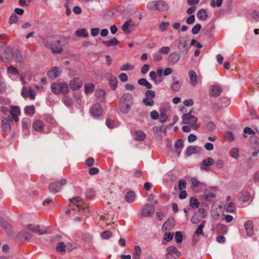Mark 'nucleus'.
I'll return each mask as SVG.
<instances>
[{
    "instance_id": "nucleus-16",
    "label": "nucleus",
    "mask_w": 259,
    "mask_h": 259,
    "mask_svg": "<svg viewBox=\"0 0 259 259\" xmlns=\"http://www.w3.org/2000/svg\"><path fill=\"white\" fill-rule=\"evenodd\" d=\"M102 113L103 108L100 104H95L91 109V113L94 116H100Z\"/></svg>"
},
{
    "instance_id": "nucleus-2",
    "label": "nucleus",
    "mask_w": 259,
    "mask_h": 259,
    "mask_svg": "<svg viewBox=\"0 0 259 259\" xmlns=\"http://www.w3.org/2000/svg\"><path fill=\"white\" fill-rule=\"evenodd\" d=\"M71 202L70 207L71 209H68L66 211L67 214H69L71 211H78L80 213V214L84 213V209L87 206L84 205L80 198L78 197L73 198L71 200Z\"/></svg>"
},
{
    "instance_id": "nucleus-63",
    "label": "nucleus",
    "mask_w": 259,
    "mask_h": 259,
    "mask_svg": "<svg viewBox=\"0 0 259 259\" xmlns=\"http://www.w3.org/2000/svg\"><path fill=\"white\" fill-rule=\"evenodd\" d=\"M18 17L16 14H12L9 18V22L10 24L16 23L17 21Z\"/></svg>"
},
{
    "instance_id": "nucleus-3",
    "label": "nucleus",
    "mask_w": 259,
    "mask_h": 259,
    "mask_svg": "<svg viewBox=\"0 0 259 259\" xmlns=\"http://www.w3.org/2000/svg\"><path fill=\"white\" fill-rule=\"evenodd\" d=\"M51 89L55 95L60 94L65 95L69 92L68 85L65 82H54L51 84Z\"/></svg>"
},
{
    "instance_id": "nucleus-20",
    "label": "nucleus",
    "mask_w": 259,
    "mask_h": 259,
    "mask_svg": "<svg viewBox=\"0 0 259 259\" xmlns=\"http://www.w3.org/2000/svg\"><path fill=\"white\" fill-rule=\"evenodd\" d=\"M190 81L192 86L195 87L198 83V78L196 73L193 70H190L189 72Z\"/></svg>"
},
{
    "instance_id": "nucleus-44",
    "label": "nucleus",
    "mask_w": 259,
    "mask_h": 259,
    "mask_svg": "<svg viewBox=\"0 0 259 259\" xmlns=\"http://www.w3.org/2000/svg\"><path fill=\"white\" fill-rule=\"evenodd\" d=\"M95 96L100 99H104L105 96V92L102 89L98 90L96 91Z\"/></svg>"
},
{
    "instance_id": "nucleus-19",
    "label": "nucleus",
    "mask_w": 259,
    "mask_h": 259,
    "mask_svg": "<svg viewBox=\"0 0 259 259\" xmlns=\"http://www.w3.org/2000/svg\"><path fill=\"white\" fill-rule=\"evenodd\" d=\"M133 26V21L131 19L127 20L122 26V30L124 33L129 34Z\"/></svg>"
},
{
    "instance_id": "nucleus-61",
    "label": "nucleus",
    "mask_w": 259,
    "mask_h": 259,
    "mask_svg": "<svg viewBox=\"0 0 259 259\" xmlns=\"http://www.w3.org/2000/svg\"><path fill=\"white\" fill-rule=\"evenodd\" d=\"M149 76L152 80H153L155 83H157V75L156 72L154 71H150L149 73Z\"/></svg>"
},
{
    "instance_id": "nucleus-11",
    "label": "nucleus",
    "mask_w": 259,
    "mask_h": 259,
    "mask_svg": "<svg viewBox=\"0 0 259 259\" xmlns=\"http://www.w3.org/2000/svg\"><path fill=\"white\" fill-rule=\"evenodd\" d=\"M2 130L5 132L9 133L11 131V127L10 122L13 120H10L8 117H3L1 118Z\"/></svg>"
},
{
    "instance_id": "nucleus-51",
    "label": "nucleus",
    "mask_w": 259,
    "mask_h": 259,
    "mask_svg": "<svg viewBox=\"0 0 259 259\" xmlns=\"http://www.w3.org/2000/svg\"><path fill=\"white\" fill-rule=\"evenodd\" d=\"M201 26L200 24L197 23L192 29V33L194 34H197L200 31Z\"/></svg>"
},
{
    "instance_id": "nucleus-53",
    "label": "nucleus",
    "mask_w": 259,
    "mask_h": 259,
    "mask_svg": "<svg viewBox=\"0 0 259 259\" xmlns=\"http://www.w3.org/2000/svg\"><path fill=\"white\" fill-rule=\"evenodd\" d=\"M175 239L177 243H179L182 241L183 236L181 232H177L175 235Z\"/></svg>"
},
{
    "instance_id": "nucleus-37",
    "label": "nucleus",
    "mask_w": 259,
    "mask_h": 259,
    "mask_svg": "<svg viewBox=\"0 0 259 259\" xmlns=\"http://www.w3.org/2000/svg\"><path fill=\"white\" fill-rule=\"evenodd\" d=\"M25 114L29 115H32L35 112V108L33 105L26 106L24 109Z\"/></svg>"
},
{
    "instance_id": "nucleus-1",
    "label": "nucleus",
    "mask_w": 259,
    "mask_h": 259,
    "mask_svg": "<svg viewBox=\"0 0 259 259\" xmlns=\"http://www.w3.org/2000/svg\"><path fill=\"white\" fill-rule=\"evenodd\" d=\"M133 104V97L129 93L124 94L120 99L119 108L120 111L124 114L129 112Z\"/></svg>"
},
{
    "instance_id": "nucleus-22",
    "label": "nucleus",
    "mask_w": 259,
    "mask_h": 259,
    "mask_svg": "<svg viewBox=\"0 0 259 259\" xmlns=\"http://www.w3.org/2000/svg\"><path fill=\"white\" fill-rule=\"evenodd\" d=\"M27 228L32 232L37 233L39 235H43L47 233V231L40 230L39 227L37 225H29L27 226Z\"/></svg>"
},
{
    "instance_id": "nucleus-59",
    "label": "nucleus",
    "mask_w": 259,
    "mask_h": 259,
    "mask_svg": "<svg viewBox=\"0 0 259 259\" xmlns=\"http://www.w3.org/2000/svg\"><path fill=\"white\" fill-rule=\"evenodd\" d=\"M175 146L177 149L183 148L184 146L183 141L181 139L177 140L175 144Z\"/></svg>"
},
{
    "instance_id": "nucleus-28",
    "label": "nucleus",
    "mask_w": 259,
    "mask_h": 259,
    "mask_svg": "<svg viewBox=\"0 0 259 259\" xmlns=\"http://www.w3.org/2000/svg\"><path fill=\"white\" fill-rule=\"evenodd\" d=\"M114 10H109L104 13L103 16V19L106 21L110 20L114 18Z\"/></svg>"
},
{
    "instance_id": "nucleus-43",
    "label": "nucleus",
    "mask_w": 259,
    "mask_h": 259,
    "mask_svg": "<svg viewBox=\"0 0 259 259\" xmlns=\"http://www.w3.org/2000/svg\"><path fill=\"white\" fill-rule=\"evenodd\" d=\"M199 201L195 198L192 197L190 200V205L193 208H197L199 206Z\"/></svg>"
},
{
    "instance_id": "nucleus-8",
    "label": "nucleus",
    "mask_w": 259,
    "mask_h": 259,
    "mask_svg": "<svg viewBox=\"0 0 259 259\" xmlns=\"http://www.w3.org/2000/svg\"><path fill=\"white\" fill-rule=\"evenodd\" d=\"M50 43H51V45L50 47L53 53L60 54L63 52V49L60 45V40L51 38Z\"/></svg>"
},
{
    "instance_id": "nucleus-6",
    "label": "nucleus",
    "mask_w": 259,
    "mask_h": 259,
    "mask_svg": "<svg viewBox=\"0 0 259 259\" xmlns=\"http://www.w3.org/2000/svg\"><path fill=\"white\" fill-rule=\"evenodd\" d=\"M67 183V180L62 179L60 181L53 182L49 185V189L50 192L56 194L60 192L63 186Z\"/></svg>"
},
{
    "instance_id": "nucleus-57",
    "label": "nucleus",
    "mask_w": 259,
    "mask_h": 259,
    "mask_svg": "<svg viewBox=\"0 0 259 259\" xmlns=\"http://www.w3.org/2000/svg\"><path fill=\"white\" fill-rule=\"evenodd\" d=\"M223 0H216V3L215 0H211L210 5L212 7H214L215 6L220 7L222 4Z\"/></svg>"
},
{
    "instance_id": "nucleus-10",
    "label": "nucleus",
    "mask_w": 259,
    "mask_h": 259,
    "mask_svg": "<svg viewBox=\"0 0 259 259\" xmlns=\"http://www.w3.org/2000/svg\"><path fill=\"white\" fill-rule=\"evenodd\" d=\"M155 211V207L153 205L147 204L145 205L142 209V214L143 217H151Z\"/></svg>"
},
{
    "instance_id": "nucleus-34",
    "label": "nucleus",
    "mask_w": 259,
    "mask_h": 259,
    "mask_svg": "<svg viewBox=\"0 0 259 259\" xmlns=\"http://www.w3.org/2000/svg\"><path fill=\"white\" fill-rule=\"evenodd\" d=\"M125 199L128 202L131 203L133 202L135 199V193L133 191L128 192L125 195Z\"/></svg>"
},
{
    "instance_id": "nucleus-54",
    "label": "nucleus",
    "mask_w": 259,
    "mask_h": 259,
    "mask_svg": "<svg viewBox=\"0 0 259 259\" xmlns=\"http://www.w3.org/2000/svg\"><path fill=\"white\" fill-rule=\"evenodd\" d=\"M170 51V48L168 47H163L159 50V52L161 54L167 55Z\"/></svg>"
},
{
    "instance_id": "nucleus-39",
    "label": "nucleus",
    "mask_w": 259,
    "mask_h": 259,
    "mask_svg": "<svg viewBox=\"0 0 259 259\" xmlns=\"http://www.w3.org/2000/svg\"><path fill=\"white\" fill-rule=\"evenodd\" d=\"M135 139L137 141H143L146 137L145 134L141 131H137L135 133Z\"/></svg>"
},
{
    "instance_id": "nucleus-62",
    "label": "nucleus",
    "mask_w": 259,
    "mask_h": 259,
    "mask_svg": "<svg viewBox=\"0 0 259 259\" xmlns=\"http://www.w3.org/2000/svg\"><path fill=\"white\" fill-rule=\"evenodd\" d=\"M215 125L214 123L212 122H209L207 123V124L206 125L207 129L210 132L213 131L215 129Z\"/></svg>"
},
{
    "instance_id": "nucleus-7",
    "label": "nucleus",
    "mask_w": 259,
    "mask_h": 259,
    "mask_svg": "<svg viewBox=\"0 0 259 259\" xmlns=\"http://www.w3.org/2000/svg\"><path fill=\"white\" fill-rule=\"evenodd\" d=\"M9 113L11 116H8L7 117L9 118L10 120H14L16 122H18L19 121V116L21 114V110L19 106H11Z\"/></svg>"
},
{
    "instance_id": "nucleus-27",
    "label": "nucleus",
    "mask_w": 259,
    "mask_h": 259,
    "mask_svg": "<svg viewBox=\"0 0 259 259\" xmlns=\"http://www.w3.org/2000/svg\"><path fill=\"white\" fill-rule=\"evenodd\" d=\"M102 43L105 46L110 47L118 45L119 44V41L115 37H113L110 40L103 41Z\"/></svg>"
},
{
    "instance_id": "nucleus-49",
    "label": "nucleus",
    "mask_w": 259,
    "mask_h": 259,
    "mask_svg": "<svg viewBox=\"0 0 259 259\" xmlns=\"http://www.w3.org/2000/svg\"><path fill=\"white\" fill-rule=\"evenodd\" d=\"M153 60L155 62H159L161 61L163 57L161 53L158 51V52H156L153 55Z\"/></svg>"
},
{
    "instance_id": "nucleus-42",
    "label": "nucleus",
    "mask_w": 259,
    "mask_h": 259,
    "mask_svg": "<svg viewBox=\"0 0 259 259\" xmlns=\"http://www.w3.org/2000/svg\"><path fill=\"white\" fill-rule=\"evenodd\" d=\"M181 86V82L179 80H175L172 83L171 89L174 91L178 92L180 90Z\"/></svg>"
},
{
    "instance_id": "nucleus-9",
    "label": "nucleus",
    "mask_w": 259,
    "mask_h": 259,
    "mask_svg": "<svg viewBox=\"0 0 259 259\" xmlns=\"http://www.w3.org/2000/svg\"><path fill=\"white\" fill-rule=\"evenodd\" d=\"M155 93L153 91L148 90L145 93V98L143 99V102L147 106H152L154 104L153 98Z\"/></svg>"
},
{
    "instance_id": "nucleus-12",
    "label": "nucleus",
    "mask_w": 259,
    "mask_h": 259,
    "mask_svg": "<svg viewBox=\"0 0 259 259\" xmlns=\"http://www.w3.org/2000/svg\"><path fill=\"white\" fill-rule=\"evenodd\" d=\"M82 84L81 79L78 77H75L71 79L69 83L70 88L74 91L79 90Z\"/></svg>"
},
{
    "instance_id": "nucleus-52",
    "label": "nucleus",
    "mask_w": 259,
    "mask_h": 259,
    "mask_svg": "<svg viewBox=\"0 0 259 259\" xmlns=\"http://www.w3.org/2000/svg\"><path fill=\"white\" fill-rule=\"evenodd\" d=\"M134 68V66L129 64H124L120 67V70H133Z\"/></svg>"
},
{
    "instance_id": "nucleus-4",
    "label": "nucleus",
    "mask_w": 259,
    "mask_h": 259,
    "mask_svg": "<svg viewBox=\"0 0 259 259\" xmlns=\"http://www.w3.org/2000/svg\"><path fill=\"white\" fill-rule=\"evenodd\" d=\"M0 57L3 61H10L13 57L12 48L8 46L0 45Z\"/></svg>"
},
{
    "instance_id": "nucleus-26",
    "label": "nucleus",
    "mask_w": 259,
    "mask_h": 259,
    "mask_svg": "<svg viewBox=\"0 0 259 259\" xmlns=\"http://www.w3.org/2000/svg\"><path fill=\"white\" fill-rule=\"evenodd\" d=\"M178 48L181 50L183 52L187 53L188 51V48L187 47V41L184 38H181L179 40L178 44Z\"/></svg>"
},
{
    "instance_id": "nucleus-21",
    "label": "nucleus",
    "mask_w": 259,
    "mask_h": 259,
    "mask_svg": "<svg viewBox=\"0 0 259 259\" xmlns=\"http://www.w3.org/2000/svg\"><path fill=\"white\" fill-rule=\"evenodd\" d=\"M44 124L39 119L35 120L32 123V127L35 131L41 132L43 131Z\"/></svg>"
},
{
    "instance_id": "nucleus-35",
    "label": "nucleus",
    "mask_w": 259,
    "mask_h": 259,
    "mask_svg": "<svg viewBox=\"0 0 259 259\" xmlns=\"http://www.w3.org/2000/svg\"><path fill=\"white\" fill-rule=\"evenodd\" d=\"M7 73L10 75H18L19 71L18 69L12 66H9L7 68Z\"/></svg>"
},
{
    "instance_id": "nucleus-25",
    "label": "nucleus",
    "mask_w": 259,
    "mask_h": 259,
    "mask_svg": "<svg viewBox=\"0 0 259 259\" xmlns=\"http://www.w3.org/2000/svg\"><path fill=\"white\" fill-rule=\"evenodd\" d=\"M222 92V89L219 85H213L210 91V95L211 96H218Z\"/></svg>"
},
{
    "instance_id": "nucleus-41",
    "label": "nucleus",
    "mask_w": 259,
    "mask_h": 259,
    "mask_svg": "<svg viewBox=\"0 0 259 259\" xmlns=\"http://www.w3.org/2000/svg\"><path fill=\"white\" fill-rule=\"evenodd\" d=\"M205 223V221H203L201 222V224L199 225L198 227L196 229V230L195 231V234L197 236H199V235L203 236V228L204 227Z\"/></svg>"
},
{
    "instance_id": "nucleus-14",
    "label": "nucleus",
    "mask_w": 259,
    "mask_h": 259,
    "mask_svg": "<svg viewBox=\"0 0 259 259\" xmlns=\"http://www.w3.org/2000/svg\"><path fill=\"white\" fill-rule=\"evenodd\" d=\"M105 77L109 80L111 88L113 90H115L117 84V78L110 73H106L105 74Z\"/></svg>"
},
{
    "instance_id": "nucleus-15",
    "label": "nucleus",
    "mask_w": 259,
    "mask_h": 259,
    "mask_svg": "<svg viewBox=\"0 0 259 259\" xmlns=\"http://www.w3.org/2000/svg\"><path fill=\"white\" fill-rule=\"evenodd\" d=\"M61 72L62 69L60 67H54L48 71V76L50 78L55 79L58 77Z\"/></svg>"
},
{
    "instance_id": "nucleus-18",
    "label": "nucleus",
    "mask_w": 259,
    "mask_h": 259,
    "mask_svg": "<svg viewBox=\"0 0 259 259\" xmlns=\"http://www.w3.org/2000/svg\"><path fill=\"white\" fill-rule=\"evenodd\" d=\"M176 255L177 257L181 256V253L180 251L174 246H170L167 248V254L166 256H174Z\"/></svg>"
},
{
    "instance_id": "nucleus-46",
    "label": "nucleus",
    "mask_w": 259,
    "mask_h": 259,
    "mask_svg": "<svg viewBox=\"0 0 259 259\" xmlns=\"http://www.w3.org/2000/svg\"><path fill=\"white\" fill-rule=\"evenodd\" d=\"M63 101L64 104L68 107L71 106L73 103L71 98L68 96H65L63 98Z\"/></svg>"
},
{
    "instance_id": "nucleus-5",
    "label": "nucleus",
    "mask_w": 259,
    "mask_h": 259,
    "mask_svg": "<svg viewBox=\"0 0 259 259\" xmlns=\"http://www.w3.org/2000/svg\"><path fill=\"white\" fill-rule=\"evenodd\" d=\"M183 123L185 124H190L194 130H197L199 125L197 124V118L192 115L191 113H188L182 116Z\"/></svg>"
},
{
    "instance_id": "nucleus-45",
    "label": "nucleus",
    "mask_w": 259,
    "mask_h": 259,
    "mask_svg": "<svg viewBox=\"0 0 259 259\" xmlns=\"http://www.w3.org/2000/svg\"><path fill=\"white\" fill-rule=\"evenodd\" d=\"M190 181L191 183V187L193 188H198L202 185V183L199 182L197 179L195 178H191Z\"/></svg>"
},
{
    "instance_id": "nucleus-13",
    "label": "nucleus",
    "mask_w": 259,
    "mask_h": 259,
    "mask_svg": "<svg viewBox=\"0 0 259 259\" xmlns=\"http://www.w3.org/2000/svg\"><path fill=\"white\" fill-rule=\"evenodd\" d=\"M21 95L24 98H27L29 97L31 100H34L35 97V94L30 87L29 88L25 87H23L21 91Z\"/></svg>"
},
{
    "instance_id": "nucleus-36",
    "label": "nucleus",
    "mask_w": 259,
    "mask_h": 259,
    "mask_svg": "<svg viewBox=\"0 0 259 259\" xmlns=\"http://www.w3.org/2000/svg\"><path fill=\"white\" fill-rule=\"evenodd\" d=\"M75 34L78 37H87L88 36V32L86 29L82 28L77 30L75 31Z\"/></svg>"
},
{
    "instance_id": "nucleus-47",
    "label": "nucleus",
    "mask_w": 259,
    "mask_h": 259,
    "mask_svg": "<svg viewBox=\"0 0 259 259\" xmlns=\"http://www.w3.org/2000/svg\"><path fill=\"white\" fill-rule=\"evenodd\" d=\"M230 155L235 159H237L239 156L238 150L236 148H232L230 152Z\"/></svg>"
},
{
    "instance_id": "nucleus-38",
    "label": "nucleus",
    "mask_w": 259,
    "mask_h": 259,
    "mask_svg": "<svg viewBox=\"0 0 259 259\" xmlns=\"http://www.w3.org/2000/svg\"><path fill=\"white\" fill-rule=\"evenodd\" d=\"M166 131L165 128H163V127H159L158 126H155L153 127V132L154 134L157 136H159L161 135V132H164Z\"/></svg>"
},
{
    "instance_id": "nucleus-50",
    "label": "nucleus",
    "mask_w": 259,
    "mask_h": 259,
    "mask_svg": "<svg viewBox=\"0 0 259 259\" xmlns=\"http://www.w3.org/2000/svg\"><path fill=\"white\" fill-rule=\"evenodd\" d=\"M225 137L226 140L232 142L234 140V136L232 133L228 132L225 133Z\"/></svg>"
},
{
    "instance_id": "nucleus-32",
    "label": "nucleus",
    "mask_w": 259,
    "mask_h": 259,
    "mask_svg": "<svg viewBox=\"0 0 259 259\" xmlns=\"http://www.w3.org/2000/svg\"><path fill=\"white\" fill-rule=\"evenodd\" d=\"M142 253V249L139 246H135L134 247V252L133 254V259H140V255Z\"/></svg>"
},
{
    "instance_id": "nucleus-29",
    "label": "nucleus",
    "mask_w": 259,
    "mask_h": 259,
    "mask_svg": "<svg viewBox=\"0 0 259 259\" xmlns=\"http://www.w3.org/2000/svg\"><path fill=\"white\" fill-rule=\"evenodd\" d=\"M175 224L174 223L173 220H168L166 221L162 226V230L163 231H169L171 230L174 227Z\"/></svg>"
},
{
    "instance_id": "nucleus-58",
    "label": "nucleus",
    "mask_w": 259,
    "mask_h": 259,
    "mask_svg": "<svg viewBox=\"0 0 259 259\" xmlns=\"http://www.w3.org/2000/svg\"><path fill=\"white\" fill-rule=\"evenodd\" d=\"M112 235V233L110 231H106L103 232L101 234V237L104 239H107L109 238Z\"/></svg>"
},
{
    "instance_id": "nucleus-56",
    "label": "nucleus",
    "mask_w": 259,
    "mask_h": 259,
    "mask_svg": "<svg viewBox=\"0 0 259 259\" xmlns=\"http://www.w3.org/2000/svg\"><path fill=\"white\" fill-rule=\"evenodd\" d=\"M66 245L64 243L61 242L58 243L56 247V250L57 251H64Z\"/></svg>"
},
{
    "instance_id": "nucleus-60",
    "label": "nucleus",
    "mask_w": 259,
    "mask_h": 259,
    "mask_svg": "<svg viewBox=\"0 0 259 259\" xmlns=\"http://www.w3.org/2000/svg\"><path fill=\"white\" fill-rule=\"evenodd\" d=\"M147 7L150 10H157V2H153L151 3H149L147 5Z\"/></svg>"
},
{
    "instance_id": "nucleus-24",
    "label": "nucleus",
    "mask_w": 259,
    "mask_h": 259,
    "mask_svg": "<svg viewBox=\"0 0 259 259\" xmlns=\"http://www.w3.org/2000/svg\"><path fill=\"white\" fill-rule=\"evenodd\" d=\"M214 162L213 159L211 157H208L202 160L201 162V168L204 170H207V167L210 166Z\"/></svg>"
},
{
    "instance_id": "nucleus-40",
    "label": "nucleus",
    "mask_w": 259,
    "mask_h": 259,
    "mask_svg": "<svg viewBox=\"0 0 259 259\" xmlns=\"http://www.w3.org/2000/svg\"><path fill=\"white\" fill-rule=\"evenodd\" d=\"M85 88V93L86 94H89L93 92L95 89V85L93 83H86L84 85Z\"/></svg>"
},
{
    "instance_id": "nucleus-48",
    "label": "nucleus",
    "mask_w": 259,
    "mask_h": 259,
    "mask_svg": "<svg viewBox=\"0 0 259 259\" xmlns=\"http://www.w3.org/2000/svg\"><path fill=\"white\" fill-rule=\"evenodd\" d=\"M169 23L168 22H163L159 24V29L161 31H164L167 29V27L169 26Z\"/></svg>"
},
{
    "instance_id": "nucleus-33",
    "label": "nucleus",
    "mask_w": 259,
    "mask_h": 259,
    "mask_svg": "<svg viewBox=\"0 0 259 259\" xmlns=\"http://www.w3.org/2000/svg\"><path fill=\"white\" fill-rule=\"evenodd\" d=\"M138 82L139 84L145 86L147 89H151L152 88V84L145 78H142L139 79Z\"/></svg>"
},
{
    "instance_id": "nucleus-31",
    "label": "nucleus",
    "mask_w": 259,
    "mask_h": 259,
    "mask_svg": "<svg viewBox=\"0 0 259 259\" xmlns=\"http://www.w3.org/2000/svg\"><path fill=\"white\" fill-rule=\"evenodd\" d=\"M167 5L162 1L157 2V10L161 11H164L167 9Z\"/></svg>"
},
{
    "instance_id": "nucleus-17",
    "label": "nucleus",
    "mask_w": 259,
    "mask_h": 259,
    "mask_svg": "<svg viewBox=\"0 0 259 259\" xmlns=\"http://www.w3.org/2000/svg\"><path fill=\"white\" fill-rule=\"evenodd\" d=\"M180 55L176 52L171 53L168 57V62L171 65L176 64L180 59Z\"/></svg>"
},
{
    "instance_id": "nucleus-55",
    "label": "nucleus",
    "mask_w": 259,
    "mask_h": 259,
    "mask_svg": "<svg viewBox=\"0 0 259 259\" xmlns=\"http://www.w3.org/2000/svg\"><path fill=\"white\" fill-rule=\"evenodd\" d=\"M85 195L88 198L91 199L94 197L95 192L93 189H90L86 192Z\"/></svg>"
},
{
    "instance_id": "nucleus-23",
    "label": "nucleus",
    "mask_w": 259,
    "mask_h": 259,
    "mask_svg": "<svg viewBox=\"0 0 259 259\" xmlns=\"http://www.w3.org/2000/svg\"><path fill=\"white\" fill-rule=\"evenodd\" d=\"M247 235L251 236L253 234V222L251 221H247L244 224Z\"/></svg>"
},
{
    "instance_id": "nucleus-30",
    "label": "nucleus",
    "mask_w": 259,
    "mask_h": 259,
    "mask_svg": "<svg viewBox=\"0 0 259 259\" xmlns=\"http://www.w3.org/2000/svg\"><path fill=\"white\" fill-rule=\"evenodd\" d=\"M197 16L200 20L205 21L208 17L207 11L205 9H202L198 12Z\"/></svg>"
},
{
    "instance_id": "nucleus-64",
    "label": "nucleus",
    "mask_w": 259,
    "mask_h": 259,
    "mask_svg": "<svg viewBox=\"0 0 259 259\" xmlns=\"http://www.w3.org/2000/svg\"><path fill=\"white\" fill-rule=\"evenodd\" d=\"M215 164L217 168H222L224 165V161L222 159H218L215 161Z\"/></svg>"
}]
</instances>
